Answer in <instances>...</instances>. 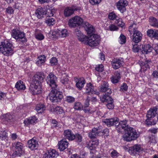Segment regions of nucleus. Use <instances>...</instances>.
Here are the masks:
<instances>
[{
	"mask_svg": "<svg viewBox=\"0 0 158 158\" xmlns=\"http://www.w3.org/2000/svg\"><path fill=\"white\" fill-rule=\"evenodd\" d=\"M108 127H110L115 125L116 129L118 132H124L129 127L127 124L126 121H121L118 122L117 118L106 119L102 121Z\"/></svg>",
	"mask_w": 158,
	"mask_h": 158,
	"instance_id": "f257e3e1",
	"label": "nucleus"
},
{
	"mask_svg": "<svg viewBox=\"0 0 158 158\" xmlns=\"http://www.w3.org/2000/svg\"><path fill=\"white\" fill-rule=\"evenodd\" d=\"M151 62L150 60H146L144 63L142 64L143 67H145L146 69H149L150 67V64H151Z\"/></svg>",
	"mask_w": 158,
	"mask_h": 158,
	"instance_id": "49530a36",
	"label": "nucleus"
},
{
	"mask_svg": "<svg viewBox=\"0 0 158 158\" xmlns=\"http://www.w3.org/2000/svg\"><path fill=\"white\" fill-rule=\"evenodd\" d=\"M63 134L65 138L69 140L72 141L75 139L74 134L70 130H64Z\"/></svg>",
	"mask_w": 158,
	"mask_h": 158,
	"instance_id": "aec40b11",
	"label": "nucleus"
},
{
	"mask_svg": "<svg viewBox=\"0 0 158 158\" xmlns=\"http://www.w3.org/2000/svg\"><path fill=\"white\" fill-rule=\"evenodd\" d=\"M58 60L56 57H52L51 58L50 60V63L52 66L56 65L57 64Z\"/></svg>",
	"mask_w": 158,
	"mask_h": 158,
	"instance_id": "603ef678",
	"label": "nucleus"
},
{
	"mask_svg": "<svg viewBox=\"0 0 158 158\" xmlns=\"http://www.w3.org/2000/svg\"><path fill=\"white\" fill-rule=\"evenodd\" d=\"M59 154L56 151L53 149L49 150L47 152H46L43 156L44 158H50L56 157Z\"/></svg>",
	"mask_w": 158,
	"mask_h": 158,
	"instance_id": "412c9836",
	"label": "nucleus"
},
{
	"mask_svg": "<svg viewBox=\"0 0 158 158\" xmlns=\"http://www.w3.org/2000/svg\"><path fill=\"white\" fill-rule=\"evenodd\" d=\"M68 145V142L65 139H63L59 142L58 148L60 151H64L67 148Z\"/></svg>",
	"mask_w": 158,
	"mask_h": 158,
	"instance_id": "a878e982",
	"label": "nucleus"
},
{
	"mask_svg": "<svg viewBox=\"0 0 158 158\" xmlns=\"http://www.w3.org/2000/svg\"><path fill=\"white\" fill-rule=\"evenodd\" d=\"M132 33L133 34L131 38L133 42L135 43H138L141 41L142 34L140 31H138Z\"/></svg>",
	"mask_w": 158,
	"mask_h": 158,
	"instance_id": "2eb2a0df",
	"label": "nucleus"
},
{
	"mask_svg": "<svg viewBox=\"0 0 158 158\" xmlns=\"http://www.w3.org/2000/svg\"><path fill=\"white\" fill-rule=\"evenodd\" d=\"M119 42L121 44H123L125 43L126 41V37L123 34H121L119 37Z\"/></svg>",
	"mask_w": 158,
	"mask_h": 158,
	"instance_id": "8fccbe9b",
	"label": "nucleus"
},
{
	"mask_svg": "<svg viewBox=\"0 0 158 158\" xmlns=\"http://www.w3.org/2000/svg\"><path fill=\"white\" fill-rule=\"evenodd\" d=\"M149 22L151 25L158 27V21L155 18L150 17L149 19Z\"/></svg>",
	"mask_w": 158,
	"mask_h": 158,
	"instance_id": "e433bc0d",
	"label": "nucleus"
},
{
	"mask_svg": "<svg viewBox=\"0 0 158 158\" xmlns=\"http://www.w3.org/2000/svg\"><path fill=\"white\" fill-rule=\"evenodd\" d=\"M13 145V146L15 147V152L13 154L16 156H20L23 153V144L20 142H17Z\"/></svg>",
	"mask_w": 158,
	"mask_h": 158,
	"instance_id": "9b49d317",
	"label": "nucleus"
},
{
	"mask_svg": "<svg viewBox=\"0 0 158 158\" xmlns=\"http://www.w3.org/2000/svg\"><path fill=\"white\" fill-rule=\"evenodd\" d=\"M98 144V141L95 139L90 141L88 143L87 147L90 150H93L96 148Z\"/></svg>",
	"mask_w": 158,
	"mask_h": 158,
	"instance_id": "473e14b6",
	"label": "nucleus"
},
{
	"mask_svg": "<svg viewBox=\"0 0 158 158\" xmlns=\"http://www.w3.org/2000/svg\"><path fill=\"white\" fill-rule=\"evenodd\" d=\"M83 27L88 34L93 33L94 31L95 30L93 26L87 22H84L83 24Z\"/></svg>",
	"mask_w": 158,
	"mask_h": 158,
	"instance_id": "4be33fe9",
	"label": "nucleus"
},
{
	"mask_svg": "<svg viewBox=\"0 0 158 158\" xmlns=\"http://www.w3.org/2000/svg\"><path fill=\"white\" fill-rule=\"evenodd\" d=\"M86 44L91 47L97 46L100 43V38L99 36L97 34H93L88 37Z\"/></svg>",
	"mask_w": 158,
	"mask_h": 158,
	"instance_id": "39448f33",
	"label": "nucleus"
},
{
	"mask_svg": "<svg viewBox=\"0 0 158 158\" xmlns=\"http://www.w3.org/2000/svg\"><path fill=\"white\" fill-rule=\"evenodd\" d=\"M90 98L89 96H87L86 99L84 103V107L85 108H86L89 106V102Z\"/></svg>",
	"mask_w": 158,
	"mask_h": 158,
	"instance_id": "774afa93",
	"label": "nucleus"
},
{
	"mask_svg": "<svg viewBox=\"0 0 158 158\" xmlns=\"http://www.w3.org/2000/svg\"><path fill=\"white\" fill-rule=\"evenodd\" d=\"M61 81L62 83L65 85L68 83L69 79L68 78V76L66 73H64L62 74L61 77Z\"/></svg>",
	"mask_w": 158,
	"mask_h": 158,
	"instance_id": "a19ab883",
	"label": "nucleus"
},
{
	"mask_svg": "<svg viewBox=\"0 0 158 158\" xmlns=\"http://www.w3.org/2000/svg\"><path fill=\"white\" fill-rule=\"evenodd\" d=\"M101 134L102 130L100 127H94L92 129V131L89 133V136L90 138H94L101 135Z\"/></svg>",
	"mask_w": 158,
	"mask_h": 158,
	"instance_id": "ddd939ff",
	"label": "nucleus"
},
{
	"mask_svg": "<svg viewBox=\"0 0 158 158\" xmlns=\"http://www.w3.org/2000/svg\"><path fill=\"white\" fill-rule=\"evenodd\" d=\"M101 0H89V2L92 5L98 4L100 3Z\"/></svg>",
	"mask_w": 158,
	"mask_h": 158,
	"instance_id": "0e129e2a",
	"label": "nucleus"
},
{
	"mask_svg": "<svg viewBox=\"0 0 158 158\" xmlns=\"http://www.w3.org/2000/svg\"><path fill=\"white\" fill-rule=\"evenodd\" d=\"M116 17L117 16L116 14L113 12L110 13L108 15L109 19L111 20H113L115 19Z\"/></svg>",
	"mask_w": 158,
	"mask_h": 158,
	"instance_id": "052dcab7",
	"label": "nucleus"
},
{
	"mask_svg": "<svg viewBox=\"0 0 158 158\" xmlns=\"http://www.w3.org/2000/svg\"><path fill=\"white\" fill-rule=\"evenodd\" d=\"M157 108L154 107L152 109H150L147 112L146 117L148 118H154L156 114Z\"/></svg>",
	"mask_w": 158,
	"mask_h": 158,
	"instance_id": "bb28decb",
	"label": "nucleus"
},
{
	"mask_svg": "<svg viewBox=\"0 0 158 158\" xmlns=\"http://www.w3.org/2000/svg\"><path fill=\"white\" fill-rule=\"evenodd\" d=\"M4 121L6 124H13L15 121L14 116L9 113H7L4 116Z\"/></svg>",
	"mask_w": 158,
	"mask_h": 158,
	"instance_id": "f3484780",
	"label": "nucleus"
},
{
	"mask_svg": "<svg viewBox=\"0 0 158 158\" xmlns=\"http://www.w3.org/2000/svg\"><path fill=\"white\" fill-rule=\"evenodd\" d=\"M7 133L5 131H1L0 132V139L2 140L6 139L7 137Z\"/></svg>",
	"mask_w": 158,
	"mask_h": 158,
	"instance_id": "5fc2aeb1",
	"label": "nucleus"
},
{
	"mask_svg": "<svg viewBox=\"0 0 158 158\" xmlns=\"http://www.w3.org/2000/svg\"><path fill=\"white\" fill-rule=\"evenodd\" d=\"M115 23L117 24L118 25L121 27H123L124 25V23L122 21L121 19H119L116 20Z\"/></svg>",
	"mask_w": 158,
	"mask_h": 158,
	"instance_id": "864d4df0",
	"label": "nucleus"
},
{
	"mask_svg": "<svg viewBox=\"0 0 158 158\" xmlns=\"http://www.w3.org/2000/svg\"><path fill=\"white\" fill-rule=\"evenodd\" d=\"M75 32L79 40L81 42H83L86 44V41H87L88 39V37L83 35L81 32L78 29H76Z\"/></svg>",
	"mask_w": 158,
	"mask_h": 158,
	"instance_id": "6ab92c4d",
	"label": "nucleus"
},
{
	"mask_svg": "<svg viewBox=\"0 0 158 158\" xmlns=\"http://www.w3.org/2000/svg\"><path fill=\"white\" fill-rule=\"evenodd\" d=\"M56 10L54 8L46 9L45 12V15L47 17H50L53 16L56 12Z\"/></svg>",
	"mask_w": 158,
	"mask_h": 158,
	"instance_id": "c9c22d12",
	"label": "nucleus"
},
{
	"mask_svg": "<svg viewBox=\"0 0 158 158\" xmlns=\"http://www.w3.org/2000/svg\"><path fill=\"white\" fill-rule=\"evenodd\" d=\"M15 87L18 90H24L26 89V86L24 83L21 81H19L17 82Z\"/></svg>",
	"mask_w": 158,
	"mask_h": 158,
	"instance_id": "f704fd0d",
	"label": "nucleus"
},
{
	"mask_svg": "<svg viewBox=\"0 0 158 158\" xmlns=\"http://www.w3.org/2000/svg\"><path fill=\"white\" fill-rule=\"evenodd\" d=\"M44 78L45 76L43 73L38 72L33 76L32 81L35 84L40 85L43 81Z\"/></svg>",
	"mask_w": 158,
	"mask_h": 158,
	"instance_id": "9d476101",
	"label": "nucleus"
},
{
	"mask_svg": "<svg viewBox=\"0 0 158 158\" xmlns=\"http://www.w3.org/2000/svg\"><path fill=\"white\" fill-rule=\"evenodd\" d=\"M55 110L56 113L58 114H61L64 112L62 109L60 107H56Z\"/></svg>",
	"mask_w": 158,
	"mask_h": 158,
	"instance_id": "338daca9",
	"label": "nucleus"
},
{
	"mask_svg": "<svg viewBox=\"0 0 158 158\" xmlns=\"http://www.w3.org/2000/svg\"><path fill=\"white\" fill-rule=\"evenodd\" d=\"M27 145L28 147L32 150L36 149L39 146L37 141L34 138L28 141Z\"/></svg>",
	"mask_w": 158,
	"mask_h": 158,
	"instance_id": "a211bd4d",
	"label": "nucleus"
},
{
	"mask_svg": "<svg viewBox=\"0 0 158 158\" xmlns=\"http://www.w3.org/2000/svg\"><path fill=\"white\" fill-rule=\"evenodd\" d=\"M45 22L48 26H51L55 24V20L52 18H48L45 20Z\"/></svg>",
	"mask_w": 158,
	"mask_h": 158,
	"instance_id": "37998d69",
	"label": "nucleus"
},
{
	"mask_svg": "<svg viewBox=\"0 0 158 158\" xmlns=\"http://www.w3.org/2000/svg\"><path fill=\"white\" fill-rule=\"evenodd\" d=\"M128 86L127 84L126 83H124L123 85L121 86L120 89V91H127L128 89Z\"/></svg>",
	"mask_w": 158,
	"mask_h": 158,
	"instance_id": "4d7b16f0",
	"label": "nucleus"
},
{
	"mask_svg": "<svg viewBox=\"0 0 158 158\" xmlns=\"http://www.w3.org/2000/svg\"><path fill=\"white\" fill-rule=\"evenodd\" d=\"M138 25L136 22L131 23L129 27V31L130 32V34L132 35L133 33L138 31Z\"/></svg>",
	"mask_w": 158,
	"mask_h": 158,
	"instance_id": "2f4dec72",
	"label": "nucleus"
},
{
	"mask_svg": "<svg viewBox=\"0 0 158 158\" xmlns=\"http://www.w3.org/2000/svg\"><path fill=\"white\" fill-rule=\"evenodd\" d=\"M100 100L102 102H107L106 106L108 109H112L114 108V105L113 103V100L109 95L105 94L102 97L100 98Z\"/></svg>",
	"mask_w": 158,
	"mask_h": 158,
	"instance_id": "6e6552de",
	"label": "nucleus"
},
{
	"mask_svg": "<svg viewBox=\"0 0 158 158\" xmlns=\"http://www.w3.org/2000/svg\"><path fill=\"white\" fill-rule=\"evenodd\" d=\"M83 106L80 102H76L73 105V108L76 110H81L83 108Z\"/></svg>",
	"mask_w": 158,
	"mask_h": 158,
	"instance_id": "58836bf2",
	"label": "nucleus"
},
{
	"mask_svg": "<svg viewBox=\"0 0 158 158\" xmlns=\"http://www.w3.org/2000/svg\"><path fill=\"white\" fill-rule=\"evenodd\" d=\"M45 11L46 9L45 8H39L35 11V14L38 19H41L45 15Z\"/></svg>",
	"mask_w": 158,
	"mask_h": 158,
	"instance_id": "7c9ffc66",
	"label": "nucleus"
},
{
	"mask_svg": "<svg viewBox=\"0 0 158 158\" xmlns=\"http://www.w3.org/2000/svg\"><path fill=\"white\" fill-rule=\"evenodd\" d=\"M156 121L154 120H151V118H148L146 120V124L148 125H155L156 123Z\"/></svg>",
	"mask_w": 158,
	"mask_h": 158,
	"instance_id": "09e8293b",
	"label": "nucleus"
},
{
	"mask_svg": "<svg viewBox=\"0 0 158 158\" xmlns=\"http://www.w3.org/2000/svg\"><path fill=\"white\" fill-rule=\"evenodd\" d=\"M75 139L76 141L78 143H80L82 141V137L81 135L79 134H76L74 135Z\"/></svg>",
	"mask_w": 158,
	"mask_h": 158,
	"instance_id": "3c124183",
	"label": "nucleus"
},
{
	"mask_svg": "<svg viewBox=\"0 0 158 158\" xmlns=\"http://www.w3.org/2000/svg\"><path fill=\"white\" fill-rule=\"evenodd\" d=\"M84 23L82 18L79 16H75L69 20L68 24L71 27H75L80 26H83V24Z\"/></svg>",
	"mask_w": 158,
	"mask_h": 158,
	"instance_id": "423d86ee",
	"label": "nucleus"
},
{
	"mask_svg": "<svg viewBox=\"0 0 158 158\" xmlns=\"http://www.w3.org/2000/svg\"><path fill=\"white\" fill-rule=\"evenodd\" d=\"M94 87L91 83L87 84L85 88V92L86 94H90L95 93V91H94Z\"/></svg>",
	"mask_w": 158,
	"mask_h": 158,
	"instance_id": "72a5a7b5",
	"label": "nucleus"
},
{
	"mask_svg": "<svg viewBox=\"0 0 158 158\" xmlns=\"http://www.w3.org/2000/svg\"><path fill=\"white\" fill-rule=\"evenodd\" d=\"M11 35L16 40L20 39H23L22 42H24L26 40V39L24 38L25 33L17 28L13 29Z\"/></svg>",
	"mask_w": 158,
	"mask_h": 158,
	"instance_id": "1a4fd4ad",
	"label": "nucleus"
},
{
	"mask_svg": "<svg viewBox=\"0 0 158 158\" xmlns=\"http://www.w3.org/2000/svg\"><path fill=\"white\" fill-rule=\"evenodd\" d=\"M38 118L35 116H33L29 117L28 118L25 119L24 122V123L26 126L34 123H36L37 122Z\"/></svg>",
	"mask_w": 158,
	"mask_h": 158,
	"instance_id": "393cba45",
	"label": "nucleus"
},
{
	"mask_svg": "<svg viewBox=\"0 0 158 158\" xmlns=\"http://www.w3.org/2000/svg\"><path fill=\"white\" fill-rule=\"evenodd\" d=\"M40 85L35 84L34 83L31 85L29 87V89L31 93L33 94H37L39 93L40 88L39 87Z\"/></svg>",
	"mask_w": 158,
	"mask_h": 158,
	"instance_id": "5701e85b",
	"label": "nucleus"
},
{
	"mask_svg": "<svg viewBox=\"0 0 158 158\" xmlns=\"http://www.w3.org/2000/svg\"><path fill=\"white\" fill-rule=\"evenodd\" d=\"M95 70L98 72H102L103 70V66L102 64H99L96 67Z\"/></svg>",
	"mask_w": 158,
	"mask_h": 158,
	"instance_id": "13d9d810",
	"label": "nucleus"
},
{
	"mask_svg": "<svg viewBox=\"0 0 158 158\" xmlns=\"http://www.w3.org/2000/svg\"><path fill=\"white\" fill-rule=\"evenodd\" d=\"M35 109L38 113H42L45 109V107L43 104H38L36 106Z\"/></svg>",
	"mask_w": 158,
	"mask_h": 158,
	"instance_id": "79ce46f5",
	"label": "nucleus"
},
{
	"mask_svg": "<svg viewBox=\"0 0 158 158\" xmlns=\"http://www.w3.org/2000/svg\"><path fill=\"white\" fill-rule=\"evenodd\" d=\"M57 32L58 33H56V35H58L61 37H65L68 35V32L66 29H62L61 31H59Z\"/></svg>",
	"mask_w": 158,
	"mask_h": 158,
	"instance_id": "c03bdc74",
	"label": "nucleus"
},
{
	"mask_svg": "<svg viewBox=\"0 0 158 158\" xmlns=\"http://www.w3.org/2000/svg\"><path fill=\"white\" fill-rule=\"evenodd\" d=\"M123 63V59L114 58L111 61V63L112 68L116 69L120 68Z\"/></svg>",
	"mask_w": 158,
	"mask_h": 158,
	"instance_id": "4468645a",
	"label": "nucleus"
},
{
	"mask_svg": "<svg viewBox=\"0 0 158 158\" xmlns=\"http://www.w3.org/2000/svg\"><path fill=\"white\" fill-rule=\"evenodd\" d=\"M14 11L13 9L11 6H9L6 9V13L9 14H13L14 13Z\"/></svg>",
	"mask_w": 158,
	"mask_h": 158,
	"instance_id": "6e6d98bb",
	"label": "nucleus"
},
{
	"mask_svg": "<svg viewBox=\"0 0 158 158\" xmlns=\"http://www.w3.org/2000/svg\"><path fill=\"white\" fill-rule=\"evenodd\" d=\"M128 5V2L126 0H120L116 3L118 9L123 13L126 10V6Z\"/></svg>",
	"mask_w": 158,
	"mask_h": 158,
	"instance_id": "f8f14e48",
	"label": "nucleus"
},
{
	"mask_svg": "<svg viewBox=\"0 0 158 158\" xmlns=\"http://www.w3.org/2000/svg\"><path fill=\"white\" fill-rule=\"evenodd\" d=\"M12 44L7 40L0 43V52L4 55L8 56L13 53Z\"/></svg>",
	"mask_w": 158,
	"mask_h": 158,
	"instance_id": "f03ea898",
	"label": "nucleus"
},
{
	"mask_svg": "<svg viewBox=\"0 0 158 158\" xmlns=\"http://www.w3.org/2000/svg\"><path fill=\"white\" fill-rule=\"evenodd\" d=\"M132 45V51L135 52H138L139 50V48L138 47V46L136 44H135Z\"/></svg>",
	"mask_w": 158,
	"mask_h": 158,
	"instance_id": "e2e57ef3",
	"label": "nucleus"
},
{
	"mask_svg": "<svg viewBox=\"0 0 158 158\" xmlns=\"http://www.w3.org/2000/svg\"><path fill=\"white\" fill-rule=\"evenodd\" d=\"M100 91L102 92H106L109 95L112 93V91L109 88V84L108 83L104 81L100 86Z\"/></svg>",
	"mask_w": 158,
	"mask_h": 158,
	"instance_id": "dca6fc26",
	"label": "nucleus"
},
{
	"mask_svg": "<svg viewBox=\"0 0 158 158\" xmlns=\"http://www.w3.org/2000/svg\"><path fill=\"white\" fill-rule=\"evenodd\" d=\"M152 48L149 44H147L142 46V52L144 54H147L151 52Z\"/></svg>",
	"mask_w": 158,
	"mask_h": 158,
	"instance_id": "c756f323",
	"label": "nucleus"
},
{
	"mask_svg": "<svg viewBox=\"0 0 158 158\" xmlns=\"http://www.w3.org/2000/svg\"><path fill=\"white\" fill-rule=\"evenodd\" d=\"M22 4L19 3L17 2L14 5V8L18 10H20L22 8Z\"/></svg>",
	"mask_w": 158,
	"mask_h": 158,
	"instance_id": "69168bd1",
	"label": "nucleus"
},
{
	"mask_svg": "<svg viewBox=\"0 0 158 158\" xmlns=\"http://www.w3.org/2000/svg\"><path fill=\"white\" fill-rule=\"evenodd\" d=\"M38 60L36 62V64L39 66H40L45 62L46 57L44 55H41L38 57Z\"/></svg>",
	"mask_w": 158,
	"mask_h": 158,
	"instance_id": "ea45409f",
	"label": "nucleus"
},
{
	"mask_svg": "<svg viewBox=\"0 0 158 158\" xmlns=\"http://www.w3.org/2000/svg\"><path fill=\"white\" fill-rule=\"evenodd\" d=\"M76 82L77 87L80 90H81L84 87L85 83V80L83 77L77 78L76 80Z\"/></svg>",
	"mask_w": 158,
	"mask_h": 158,
	"instance_id": "b1692460",
	"label": "nucleus"
},
{
	"mask_svg": "<svg viewBox=\"0 0 158 158\" xmlns=\"http://www.w3.org/2000/svg\"><path fill=\"white\" fill-rule=\"evenodd\" d=\"M35 36L36 39L39 40H42L44 38V36L41 33H36Z\"/></svg>",
	"mask_w": 158,
	"mask_h": 158,
	"instance_id": "bf43d9fd",
	"label": "nucleus"
},
{
	"mask_svg": "<svg viewBox=\"0 0 158 158\" xmlns=\"http://www.w3.org/2000/svg\"><path fill=\"white\" fill-rule=\"evenodd\" d=\"M139 136V134L132 127H129L123 135V139L129 142L136 139Z\"/></svg>",
	"mask_w": 158,
	"mask_h": 158,
	"instance_id": "7ed1b4c3",
	"label": "nucleus"
},
{
	"mask_svg": "<svg viewBox=\"0 0 158 158\" xmlns=\"http://www.w3.org/2000/svg\"><path fill=\"white\" fill-rule=\"evenodd\" d=\"M73 13V10H72L71 7H68L66 8L64 11V15L66 17L71 16Z\"/></svg>",
	"mask_w": 158,
	"mask_h": 158,
	"instance_id": "4c0bfd02",
	"label": "nucleus"
},
{
	"mask_svg": "<svg viewBox=\"0 0 158 158\" xmlns=\"http://www.w3.org/2000/svg\"><path fill=\"white\" fill-rule=\"evenodd\" d=\"M156 31V30H155L149 29L148 30L147 32V35L152 38H154Z\"/></svg>",
	"mask_w": 158,
	"mask_h": 158,
	"instance_id": "a18cd8bd",
	"label": "nucleus"
},
{
	"mask_svg": "<svg viewBox=\"0 0 158 158\" xmlns=\"http://www.w3.org/2000/svg\"><path fill=\"white\" fill-rule=\"evenodd\" d=\"M57 79L56 77L52 73H50L47 77L46 80L50 89H57V85L56 82Z\"/></svg>",
	"mask_w": 158,
	"mask_h": 158,
	"instance_id": "0eeeda50",
	"label": "nucleus"
},
{
	"mask_svg": "<svg viewBox=\"0 0 158 158\" xmlns=\"http://www.w3.org/2000/svg\"><path fill=\"white\" fill-rule=\"evenodd\" d=\"M110 30L111 31H117L118 29V27L114 24H111L109 27Z\"/></svg>",
	"mask_w": 158,
	"mask_h": 158,
	"instance_id": "680f3d73",
	"label": "nucleus"
},
{
	"mask_svg": "<svg viewBox=\"0 0 158 158\" xmlns=\"http://www.w3.org/2000/svg\"><path fill=\"white\" fill-rule=\"evenodd\" d=\"M75 100L74 98L71 96H67L66 98V101L69 103H72Z\"/></svg>",
	"mask_w": 158,
	"mask_h": 158,
	"instance_id": "de8ad7c7",
	"label": "nucleus"
},
{
	"mask_svg": "<svg viewBox=\"0 0 158 158\" xmlns=\"http://www.w3.org/2000/svg\"><path fill=\"white\" fill-rule=\"evenodd\" d=\"M142 149L140 145L136 144L129 148V152L131 154H133L134 152H139Z\"/></svg>",
	"mask_w": 158,
	"mask_h": 158,
	"instance_id": "c85d7f7f",
	"label": "nucleus"
},
{
	"mask_svg": "<svg viewBox=\"0 0 158 158\" xmlns=\"http://www.w3.org/2000/svg\"><path fill=\"white\" fill-rule=\"evenodd\" d=\"M49 94L50 100L52 102L56 103L60 102L63 98L61 92L58 91L57 89H50Z\"/></svg>",
	"mask_w": 158,
	"mask_h": 158,
	"instance_id": "20e7f679",
	"label": "nucleus"
},
{
	"mask_svg": "<svg viewBox=\"0 0 158 158\" xmlns=\"http://www.w3.org/2000/svg\"><path fill=\"white\" fill-rule=\"evenodd\" d=\"M120 73L118 72H115L114 75L110 77L111 82L113 84L118 83L121 78Z\"/></svg>",
	"mask_w": 158,
	"mask_h": 158,
	"instance_id": "cd10ccee",
	"label": "nucleus"
}]
</instances>
